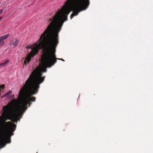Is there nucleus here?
I'll use <instances>...</instances> for the list:
<instances>
[{"label": "nucleus", "mask_w": 153, "mask_h": 153, "mask_svg": "<svg viewBox=\"0 0 153 153\" xmlns=\"http://www.w3.org/2000/svg\"><path fill=\"white\" fill-rule=\"evenodd\" d=\"M90 3V0H67L61 9L55 13L53 18L49 19L48 21L51 22L38 42L31 48L32 51L27 55L24 64L26 65L29 63L31 57L36 55L39 50L42 49L49 62L55 61V64L57 59L64 61L62 58H56L55 54L56 48L59 43V33L64 23L68 20V15L73 7L71 19L80 12L86 10Z\"/></svg>", "instance_id": "obj_1"}, {"label": "nucleus", "mask_w": 153, "mask_h": 153, "mask_svg": "<svg viewBox=\"0 0 153 153\" xmlns=\"http://www.w3.org/2000/svg\"><path fill=\"white\" fill-rule=\"evenodd\" d=\"M40 67H37L32 71L25 84L21 88L18 97L21 103V106L13 112L11 105H7L3 107L2 116L14 123H17L22 117L23 113L29 107L30 102H34L36 97L32 96L38 93L40 85L44 81L45 76L42 77V72Z\"/></svg>", "instance_id": "obj_2"}, {"label": "nucleus", "mask_w": 153, "mask_h": 153, "mask_svg": "<svg viewBox=\"0 0 153 153\" xmlns=\"http://www.w3.org/2000/svg\"><path fill=\"white\" fill-rule=\"evenodd\" d=\"M7 125V129L8 131H4V135L2 134L0 135V145L4 144V143H10L11 141L10 137L13 134V132L15 130L16 125L12 123L11 122H7L6 123Z\"/></svg>", "instance_id": "obj_3"}, {"label": "nucleus", "mask_w": 153, "mask_h": 153, "mask_svg": "<svg viewBox=\"0 0 153 153\" xmlns=\"http://www.w3.org/2000/svg\"><path fill=\"white\" fill-rule=\"evenodd\" d=\"M41 59L42 65L41 67H40V68L41 72L42 73L46 72L47 71L46 68H50L56 62L55 61L49 62L43 53Z\"/></svg>", "instance_id": "obj_4"}, {"label": "nucleus", "mask_w": 153, "mask_h": 153, "mask_svg": "<svg viewBox=\"0 0 153 153\" xmlns=\"http://www.w3.org/2000/svg\"><path fill=\"white\" fill-rule=\"evenodd\" d=\"M9 35L8 34L0 37V46H2L4 44V40L8 37Z\"/></svg>", "instance_id": "obj_5"}, {"label": "nucleus", "mask_w": 153, "mask_h": 153, "mask_svg": "<svg viewBox=\"0 0 153 153\" xmlns=\"http://www.w3.org/2000/svg\"><path fill=\"white\" fill-rule=\"evenodd\" d=\"M19 42V40L18 39H16L15 40H12L10 45H13L14 48L16 47Z\"/></svg>", "instance_id": "obj_6"}, {"label": "nucleus", "mask_w": 153, "mask_h": 153, "mask_svg": "<svg viewBox=\"0 0 153 153\" xmlns=\"http://www.w3.org/2000/svg\"><path fill=\"white\" fill-rule=\"evenodd\" d=\"M10 62L8 60H7L2 63H0V68H3L7 64Z\"/></svg>", "instance_id": "obj_7"}, {"label": "nucleus", "mask_w": 153, "mask_h": 153, "mask_svg": "<svg viewBox=\"0 0 153 153\" xmlns=\"http://www.w3.org/2000/svg\"><path fill=\"white\" fill-rule=\"evenodd\" d=\"M12 93V91L10 90L4 94V96H9L10 94Z\"/></svg>", "instance_id": "obj_8"}, {"label": "nucleus", "mask_w": 153, "mask_h": 153, "mask_svg": "<svg viewBox=\"0 0 153 153\" xmlns=\"http://www.w3.org/2000/svg\"><path fill=\"white\" fill-rule=\"evenodd\" d=\"M3 11V9H1L0 10V15L2 13Z\"/></svg>", "instance_id": "obj_9"}, {"label": "nucleus", "mask_w": 153, "mask_h": 153, "mask_svg": "<svg viewBox=\"0 0 153 153\" xmlns=\"http://www.w3.org/2000/svg\"><path fill=\"white\" fill-rule=\"evenodd\" d=\"M2 18V16H1L0 17V20Z\"/></svg>", "instance_id": "obj_10"}]
</instances>
